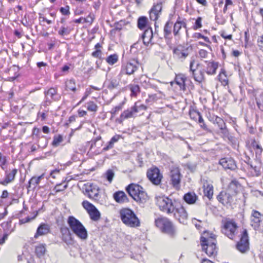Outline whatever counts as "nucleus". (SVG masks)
<instances>
[{
  "label": "nucleus",
  "instance_id": "51",
  "mask_svg": "<svg viewBox=\"0 0 263 263\" xmlns=\"http://www.w3.org/2000/svg\"><path fill=\"white\" fill-rule=\"evenodd\" d=\"M87 109L91 111H96L97 110L98 106L93 102H89L87 103Z\"/></svg>",
  "mask_w": 263,
  "mask_h": 263
},
{
  "label": "nucleus",
  "instance_id": "19",
  "mask_svg": "<svg viewBox=\"0 0 263 263\" xmlns=\"http://www.w3.org/2000/svg\"><path fill=\"white\" fill-rule=\"evenodd\" d=\"M206 66L204 68L205 71L208 74H214L216 73V69L218 68V63L214 61H205Z\"/></svg>",
  "mask_w": 263,
  "mask_h": 263
},
{
  "label": "nucleus",
  "instance_id": "16",
  "mask_svg": "<svg viewBox=\"0 0 263 263\" xmlns=\"http://www.w3.org/2000/svg\"><path fill=\"white\" fill-rule=\"evenodd\" d=\"M219 164L225 170H235L237 166L235 161L231 158H224L219 161Z\"/></svg>",
  "mask_w": 263,
  "mask_h": 263
},
{
  "label": "nucleus",
  "instance_id": "2",
  "mask_svg": "<svg viewBox=\"0 0 263 263\" xmlns=\"http://www.w3.org/2000/svg\"><path fill=\"white\" fill-rule=\"evenodd\" d=\"M122 221L126 226L132 228L139 227L140 222L134 212L129 209H123L120 211Z\"/></svg>",
  "mask_w": 263,
  "mask_h": 263
},
{
  "label": "nucleus",
  "instance_id": "44",
  "mask_svg": "<svg viewBox=\"0 0 263 263\" xmlns=\"http://www.w3.org/2000/svg\"><path fill=\"white\" fill-rule=\"evenodd\" d=\"M106 61L108 64L112 65L118 61V56L116 54L110 55L106 58Z\"/></svg>",
  "mask_w": 263,
  "mask_h": 263
},
{
  "label": "nucleus",
  "instance_id": "10",
  "mask_svg": "<svg viewBox=\"0 0 263 263\" xmlns=\"http://www.w3.org/2000/svg\"><path fill=\"white\" fill-rule=\"evenodd\" d=\"M82 204L84 208L88 212L92 220L97 221L100 219V213L93 204L87 201H84Z\"/></svg>",
  "mask_w": 263,
  "mask_h": 263
},
{
  "label": "nucleus",
  "instance_id": "42",
  "mask_svg": "<svg viewBox=\"0 0 263 263\" xmlns=\"http://www.w3.org/2000/svg\"><path fill=\"white\" fill-rule=\"evenodd\" d=\"M66 88L67 90L74 92L76 90V83L74 80H69L66 82Z\"/></svg>",
  "mask_w": 263,
  "mask_h": 263
},
{
  "label": "nucleus",
  "instance_id": "28",
  "mask_svg": "<svg viewBox=\"0 0 263 263\" xmlns=\"http://www.w3.org/2000/svg\"><path fill=\"white\" fill-rule=\"evenodd\" d=\"M186 27L185 23L181 21H177L174 25L173 33L175 36H180V31L182 28Z\"/></svg>",
  "mask_w": 263,
  "mask_h": 263
},
{
  "label": "nucleus",
  "instance_id": "50",
  "mask_svg": "<svg viewBox=\"0 0 263 263\" xmlns=\"http://www.w3.org/2000/svg\"><path fill=\"white\" fill-rule=\"evenodd\" d=\"M63 141V137L61 135H59L58 136L54 137L53 138V140L52 141V145L54 146H58L61 142Z\"/></svg>",
  "mask_w": 263,
  "mask_h": 263
},
{
  "label": "nucleus",
  "instance_id": "24",
  "mask_svg": "<svg viewBox=\"0 0 263 263\" xmlns=\"http://www.w3.org/2000/svg\"><path fill=\"white\" fill-rule=\"evenodd\" d=\"M183 199L187 203L193 204L196 202L198 197L195 193L189 192L184 195Z\"/></svg>",
  "mask_w": 263,
  "mask_h": 263
},
{
  "label": "nucleus",
  "instance_id": "47",
  "mask_svg": "<svg viewBox=\"0 0 263 263\" xmlns=\"http://www.w3.org/2000/svg\"><path fill=\"white\" fill-rule=\"evenodd\" d=\"M38 143L39 147L41 148H45L47 145L48 141L47 139L44 136H42L39 137Z\"/></svg>",
  "mask_w": 263,
  "mask_h": 263
},
{
  "label": "nucleus",
  "instance_id": "52",
  "mask_svg": "<svg viewBox=\"0 0 263 263\" xmlns=\"http://www.w3.org/2000/svg\"><path fill=\"white\" fill-rule=\"evenodd\" d=\"M69 32L70 30L68 28L65 27H61L60 30L59 31V34L62 36L67 35L69 33Z\"/></svg>",
  "mask_w": 263,
  "mask_h": 263
},
{
  "label": "nucleus",
  "instance_id": "59",
  "mask_svg": "<svg viewBox=\"0 0 263 263\" xmlns=\"http://www.w3.org/2000/svg\"><path fill=\"white\" fill-rule=\"evenodd\" d=\"M122 104H120L118 106H116V107H115L114 108L112 109L111 111V114L114 115L115 114H116V113L118 111H119V110H121L122 108Z\"/></svg>",
  "mask_w": 263,
  "mask_h": 263
},
{
  "label": "nucleus",
  "instance_id": "9",
  "mask_svg": "<svg viewBox=\"0 0 263 263\" xmlns=\"http://www.w3.org/2000/svg\"><path fill=\"white\" fill-rule=\"evenodd\" d=\"M147 177L155 185H159L161 183L163 177L162 175L157 167H152L148 170Z\"/></svg>",
  "mask_w": 263,
  "mask_h": 263
},
{
  "label": "nucleus",
  "instance_id": "35",
  "mask_svg": "<svg viewBox=\"0 0 263 263\" xmlns=\"http://www.w3.org/2000/svg\"><path fill=\"white\" fill-rule=\"evenodd\" d=\"M200 64L196 61V59L194 57H192L191 59L190 62V71L192 72V73L196 71L199 66Z\"/></svg>",
  "mask_w": 263,
  "mask_h": 263
},
{
  "label": "nucleus",
  "instance_id": "61",
  "mask_svg": "<svg viewBox=\"0 0 263 263\" xmlns=\"http://www.w3.org/2000/svg\"><path fill=\"white\" fill-rule=\"evenodd\" d=\"M102 52L100 49L96 50L95 51L92 53V56L97 58H101Z\"/></svg>",
  "mask_w": 263,
  "mask_h": 263
},
{
  "label": "nucleus",
  "instance_id": "53",
  "mask_svg": "<svg viewBox=\"0 0 263 263\" xmlns=\"http://www.w3.org/2000/svg\"><path fill=\"white\" fill-rule=\"evenodd\" d=\"M190 117L193 120H196L198 119V117L200 115L199 112L196 110H192L190 111Z\"/></svg>",
  "mask_w": 263,
  "mask_h": 263
},
{
  "label": "nucleus",
  "instance_id": "18",
  "mask_svg": "<svg viewBox=\"0 0 263 263\" xmlns=\"http://www.w3.org/2000/svg\"><path fill=\"white\" fill-rule=\"evenodd\" d=\"M241 185L236 180H232L229 184L227 191L234 196H235L240 191Z\"/></svg>",
  "mask_w": 263,
  "mask_h": 263
},
{
  "label": "nucleus",
  "instance_id": "33",
  "mask_svg": "<svg viewBox=\"0 0 263 263\" xmlns=\"http://www.w3.org/2000/svg\"><path fill=\"white\" fill-rule=\"evenodd\" d=\"M174 53L176 54L178 58L182 61L185 59L188 55V53L185 51L180 50L179 48L174 49Z\"/></svg>",
  "mask_w": 263,
  "mask_h": 263
},
{
  "label": "nucleus",
  "instance_id": "29",
  "mask_svg": "<svg viewBox=\"0 0 263 263\" xmlns=\"http://www.w3.org/2000/svg\"><path fill=\"white\" fill-rule=\"evenodd\" d=\"M46 252V245L39 244L35 247V253L38 258H42Z\"/></svg>",
  "mask_w": 263,
  "mask_h": 263
},
{
  "label": "nucleus",
  "instance_id": "12",
  "mask_svg": "<svg viewBox=\"0 0 263 263\" xmlns=\"http://www.w3.org/2000/svg\"><path fill=\"white\" fill-rule=\"evenodd\" d=\"M85 193L90 198L97 200L99 198V189L98 187L93 184H87L85 185Z\"/></svg>",
  "mask_w": 263,
  "mask_h": 263
},
{
  "label": "nucleus",
  "instance_id": "6",
  "mask_svg": "<svg viewBox=\"0 0 263 263\" xmlns=\"http://www.w3.org/2000/svg\"><path fill=\"white\" fill-rule=\"evenodd\" d=\"M155 225L162 232L167 234L171 237L176 234V228L172 221L166 218H159L155 220Z\"/></svg>",
  "mask_w": 263,
  "mask_h": 263
},
{
  "label": "nucleus",
  "instance_id": "64",
  "mask_svg": "<svg viewBox=\"0 0 263 263\" xmlns=\"http://www.w3.org/2000/svg\"><path fill=\"white\" fill-rule=\"evenodd\" d=\"M221 36L224 39L231 40L232 38V35L231 34H227L226 32H222L221 34Z\"/></svg>",
  "mask_w": 263,
  "mask_h": 263
},
{
  "label": "nucleus",
  "instance_id": "7",
  "mask_svg": "<svg viewBox=\"0 0 263 263\" xmlns=\"http://www.w3.org/2000/svg\"><path fill=\"white\" fill-rule=\"evenodd\" d=\"M175 201L165 196L159 197L157 204L161 211L168 214L173 213L175 210Z\"/></svg>",
  "mask_w": 263,
  "mask_h": 263
},
{
  "label": "nucleus",
  "instance_id": "62",
  "mask_svg": "<svg viewBox=\"0 0 263 263\" xmlns=\"http://www.w3.org/2000/svg\"><path fill=\"white\" fill-rule=\"evenodd\" d=\"M62 185V184H57L56 186L54 187V190H55L57 192H59L62 191L64 190L67 186V184L63 186V188H61V186Z\"/></svg>",
  "mask_w": 263,
  "mask_h": 263
},
{
  "label": "nucleus",
  "instance_id": "43",
  "mask_svg": "<svg viewBox=\"0 0 263 263\" xmlns=\"http://www.w3.org/2000/svg\"><path fill=\"white\" fill-rule=\"evenodd\" d=\"M44 176V174H42V175L36 177H33L31 178V179L29 181V187H31V185L32 184L34 186H36L37 184H39L41 179L43 178Z\"/></svg>",
  "mask_w": 263,
  "mask_h": 263
},
{
  "label": "nucleus",
  "instance_id": "27",
  "mask_svg": "<svg viewBox=\"0 0 263 263\" xmlns=\"http://www.w3.org/2000/svg\"><path fill=\"white\" fill-rule=\"evenodd\" d=\"M57 94V91L55 89L51 88L47 91L45 92L46 97L45 102L46 105L49 104L52 100H54V96Z\"/></svg>",
  "mask_w": 263,
  "mask_h": 263
},
{
  "label": "nucleus",
  "instance_id": "25",
  "mask_svg": "<svg viewBox=\"0 0 263 263\" xmlns=\"http://www.w3.org/2000/svg\"><path fill=\"white\" fill-rule=\"evenodd\" d=\"M251 169V173L253 176H259L261 174V164L259 162L248 163Z\"/></svg>",
  "mask_w": 263,
  "mask_h": 263
},
{
  "label": "nucleus",
  "instance_id": "30",
  "mask_svg": "<svg viewBox=\"0 0 263 263\" xmlns=\"http://www.w3.org/2000/svg\"><path fill=\"white\" fill-rule=\"evenodd\" d=\"M204 72H205L204 68H203L202 70H200L198 71H194L192 73L194 80L200 83L204 79Z\"/></svg>",
  "mask_w": 263,
  "mask_h": 263
},
{
  "label": "nucleus",
  "instance_id": "41",
  "mask_svg": "<svg viewBox=\"0 0 263 263\" xmlns=\"http://www.w3.org/2000/svg\"><path fill=\"white\" fill-rule=\"evenodd\" d=\"M147 22V18L145 16H141L138 18V27L141 29L145 28Z\"/></svg>",
  "mask_w": 263,
  "mask_h": 263
},
{
  "label": "nucleus",
  "instance_id": "60",
  "mask_svg": "<svg viewBox=\"0 0 263 263\" xmlns=\"http://www.w3.org/2000/svg\"><path fill=\"white\" fill-rule=\"evenodd\" d=\"M195 37H196V38H198V39H199V38H201V39H203L206 42H210V40L209 39V37H206V36H204L203 35H202L201 33H196L195 34Z\"/></svg>",
  "mask_w": 263,
  "mask_h": 263
},
{
  "label": "nucleus",
  "instance_id": "38",
  "mask_svg": "<svg viewBox=\"0 0 263 263\" xmlns=\"http://www.w3.org/2000/svg\"><path fill=\"white\" fill-rule=\"evenodd\" d=\"M186 78L183 76H178L176 78V82L180 86V87L184 90L185 89V81Z\"/></svg>",
  "mask_w": 263,
  "mask_h": 263
},
{
  "label": "nucleus",
  "instance_id": "49",
  "mask_svg": "<svg viewBox=\"0 0 263 263\" xmlns=\"http://www.w3.org/2000/svg\"><path fill=\"white\" fill-rule=\"evenodd\" d=\"M105 176L107 180L111 182L114 177L115 173L111 170H108L105 173Z\"/></svg>",
  "mask_w": 263,
  "mask_h": 263
},
{
  "label": "nucleus",
  "instance_id": "3",
  "mask_svg": "<svg viewBox=\"0 0 263 263\" xmlns=\"http://www.w3.org/2000/svg\"><path fill=\"white\" fill-rule=\"evenodd\" d=\"M129 195L137 202L144 203L148 199V196L143 187L138 184H130L126 187Z\"/></svg>",
  "mask_w": 263,
  "mask_h": 263
},
{
  "label": "nucleus",
  "instance_id": "36",
  "mask_svg": "<svg viewBox=\"0 0 263 263\" xmlns=\"http://www.w3.org/2000/svg\"><path fill=\"white\" fill-rule=\"evenodd\" d=\"M63 233L62 239L66 243H69L71 240L70 233L67 228H63L61 229Z\"/></svg>",
  "mask_w": 263,
  "mask_h": 263
},
{
  "label": "nucleus",
  "instance_id": "26",
  "mask_svg": "<svg viewBox=\"0 0 263 263\" xmlns=\"http://www.w3.org/2000/svg\"><path fill=\"white\" fill-rule=\"evenodd\" d=\"M114 199L118 203H124L128 201V198L125 193L122 191L115 193L114 194Z\"/></svg>",
  "mask_w": 263,
  "mask_h": 263
},
{
  "label": "nucleus",
  "instance_id": "1",
  "mask_svg": "<svg viewBox=\"0 0 263 263\" xmlns=\"http://www.w3.org/2000/svg\"><path fill=\"white\" fill-rule=\"evenodd\" d=\"M67 223L70 230L79 238L86 240L88 234L85 228L82 223L73 216H69L68 218Z\"/></svg>",
  "mask_w": 263,
  "mask_h": 263
},
{
  "label": "nucleus",
  "instance_id": "58",
  "mask_svg": "<svg viewBox=\"0 0 263 263\" xmlns=\"http://www.w3.org/2000/svg\"><path fill=\"white\" fill-rule=\"evenodd\" d=\"M257 44L259 49L263 51V35L258 37Z\"/></svg>",
  "mask_w": 263,
  "mask_h": 263
},
{
  "label": "nucleus",
  "instance_id": "57",
  "mask_svg": "<svg viewBox=\"0 0 263 263\" xmlns=\"http://www.w3.org/2000/svg\"><path fill=\"white\" fill-rule=\"evenodd\" d=\"M60 12L63 15H68L69 14V6H66L65 7H61L60 8Z\"/></svg>",
  "mask_w": 263,
  "mask_h": 263
},
{
  "label": "nucleus",
  "instance_id": "8",
  "mask_svg": "<svg viewBox=\"0 0 263 263\" xmlns=\"http://www.w3.org/2000/svg\"><path fill=\"white\" fill-rule=\"evenodd\" d=\"M236 249L242 253L247 252L249 249V242L248 233L246 230L242 232L239 241L236 244Z\"/></svg>",
  "mask_w": 263,
  "mask_h": 263
},
{
  "label": "nucleus",
  "instance_id": "23",
  "mask_svg": "<svg viewBox=\"0 0 263 263\" xmlns=\"http://www.w3.org/2000/svg\"><path fill=\"white\" fill-rule=\"evenodd\" d=\"M261 214L256 211H253L252 214L251 221L252 225L255 228H257L260 224V222L261 221Z\"/></svg>",
  "mask_w": 263,
  "mask_h": 263
},
{
  "label": "nucleus",
  "instance_id": "17",
  "mask_svg": "<svg viewBox=\"0 0 263 263\" xmlns=\"http://www.w3.org/2000/svg\"><path fill=\"white\" fill-rule=\"evenodd\" d=\"M161 10V4H157L154 6L149 12V18L151 20L156 21L158 19Z\"/></svg>",
  "mask_w": 263,
  "mask_h": 263
},
{
  "label": "nucleus",
  "instance_id": "45",
  "mask_svg": "<svg viewBox=\"0 0 263 263\" xmlns=\"http://www.w3.org/2000/svg\"><path fill=\"white\" fill-rule=\"evenodd\" d=\"M172 24L169 22H167L164 28V37L165 38H167L168 37V36L171 34L172 32Z\"/></svg>",
  "mask_w": 263,
  "mask_h": 263
},
{
  "label": "nucleus",
  "instance_id": "14",
  "mask_svg": "<svg viewBox=\"0 0 263 263\" xmlns=\"http://www.w3.org/2000/svg\"><path fill=\"white\" fill-rule=\"evenodd\" d=\"M170 176L173 186L176 188L178 187L181 180V174L179 168L176 167L172 169Z\"/></svg>",
  "mask_w": 263,
  "mask_h": 263
},
{
  "label": "nucleus",
  "instance_id": "56",
  "mask_svg": "<svg viewBox=\"0 0 263 263\" xmlns=\"http://www.w3.org/2000/svg\"><path fill=\"white\" fill-rule=\"evenodd\" d=\"M40 258H38L37 256L36 258L31 257L28 260V263H44L42 261L40 260Z\"/></svg>",
  "mask_w": 263,
  "mask_h": 263
},
{
  "label": "nucleus",
  "instance_id": "63",
  "mask_svg": "<svg viewBox=\"0 0 263 263\" xmlns=\"http://www.w3.org/2000/svg\"><path fill=\"white\" fill-rule=\"evenodd\" d=\"M201 26H202V25H201V17H198L196 20L195 25L194 26L195 29H197L198 28H200L201 27Z\"/></svg>",
  "mask_w": 263,
  "mask_h": 263
},
{
  "label": "nucleus",
  "instance_id": "32",
  "mask_svg": "<svg viewBox=\"0 0 263 263\" xmlns=\"http://www.w3.org/2000/svg\"><path fill=\"white\" fill-rule=\"evenodd\" d=\"M120 137H121L119 135H115L113 137H112V138L108 142L107 145L103 148L102 151H107L112 148L114 147V143L118 141Z\"/></svg>",
  "mask_w": 263,
  "mask_h": 263
},
{
  "label": "nucleus",
  "instance_id": "34",
  "mask_svg": "<svg viewBox=\"0 0 263 263\" xmlns=\"http://www.w3.org/2000/svg\"><path fill=\"white\" fill-rule=\"evenodd\" d=\"M128 87L131 91L130 96L136 97L140 92L139 86L137 84H131L128 85Z\"/></svg>",
  "mask_w": 263,
  "mask_h": 263
},
{
  "label": "nucleus",
  "instance_id": "55",
  "mask_svg": "<svg viewBox=\"0 0 263 263\" xmlns=\"http://www.w3.org/2000/svg\"><path fill=\"white\" fill-rule=\"evenodd\" d=\"M199 55L200 58L206 59L208 58V52L204 49H200L199 51Z\"/></svg>",
  "mask_w": 263,
  "mask_h": 263
},
{
  "label": "nucleus",
  "instance_id": "48",
  "mask_svg": "<svg viewBox=\"0 0 263 263\" xmlns=\"http://www.w3.org/2000/svg\"><path fill=\"white\" fill-rule=\"evenodd\" d=\"M215 122L217 124L218 127L221 130H223L226 128L225 123L224 122V121L221 118L219 117H216L215 119Z\"/></svg>",
  "mask_w": 263,
  "mask_h": 263
},
{
  "label": "nucleus",
  "instance_id": "20",
  "mask_svg": "<svg viewBox=\"0 0 263 263\" xmlns=\"http://www.w3.org/2000/svg\"><path fill=\"white\" fill-rule=\"evenodd\" d=\"M203 188L204 195L211 199L213 195V187L211 182L208 181H204Z\"/></svg>",
  "mask_w": 263,
  "mask_h": 263
},
{
  "label": "nucleus",
  "instance_id": "13",
  "mask_svg": "<svg viewBox=\"0 0 263 263\" xmlns=\"http://www.w3.org/2000/svg\"><path fill=\"white\" fill-rule=\"evenodd\" d=\"M139 63L135 60H133L124 65L122 67L121 73L126 74L128 75L132 74L138 69Z\"/></svg>",
  "mask_w": 263,
  "mask_h": 263
},
{
  "label": "nucleus",
  "instance_id": "22",
  "mask_svg": "<svg viewBox=\"0 0 263 263\" xmlns=\"http://www.w3.org/2000/svg\"><path fill=\"white\" fill-rule=\"evenodd\" d=\"M17 171V170L14 168L9 173L6 172L5 180L3 181L0 180V184L6 185L8 183L11 182L14 179Z\"/></svg>",
  "mask_w": 263,
  "mask_h": 263
},
{
  "label": "nucleus",
  "instance_id": "5",
  "mask_svg": "<svg viewBox=\"0 0 263 263\" xmlns=\"http://www.w3.org/2000/svg\"><path fill=\"white\" fill-rule=\"evenodd\" d=\"M221 231L223 234L233 239L237 234L238 226L233 219H225L222 220Z\"/></svg>",
  "mask_w": 263,
  "mask_h": 263
},
{
  "label": "nucleus",
  "instance_id": "21",
  "mask_svg": "<svg viewBox=\"0 0 263 263\" xmlns=\"http://www.w3.org/2000/svg\"><path fill=\"white\" fill-rule=\"evenodd\" d=\"M153 37V33L151 27L145 29L143 32L142 38L144 45H148L151 42Z\"/></svg>",
  "mask_w": 263,
  "mask_h": 263
},
{
  "label": "nucleus",
  "instance_id": "54",
  "mask_svg": "<svg viewBox=\"0 0 263 263\" xmlns=\"http://www.w3.org/2000/svg\"><path fill=\"white\" fill-rule=\"evenodd\" d=\"M95 18L94 15L90 14L86 18H84V22L91 24Z\"/></svg>",
  "mask_w": 263,
  "mask_h": 263
},
{
  "label": "nucleus",
  "instance_id": "40",
  "mask_svg": "<svg viewBox=\"0 0 263 263\" xmlns=\"http://www.w3.org/2000/svg\"><path fill=\"white\" fill-rule=\"evenodd\" d=\"M134 110L136 113L140 111L145 110L147 108L146 106L141 104L140 102L138 101L135 103L134 106L133 107Z\"/></svg>",
  "mask_w": 263,
  "mask_h": 263
},
{
  "label": "nucleus",
  "instance_id": "15",
  "mask_svg": "<svg viewBox=\"0 0 263 263\" xmlns=\"http://www.w3.org/2000/svg\"><path fill=\"white\" fill-rule=\"evenodd\" d=\"M233 197L228 191H222L217 196V199L223 205L230 204L233 201Z\"/></svg>",
  "mask_w": 263,
  "mask_h": 263
},
{
  "label": "nucleus",
  "instance_id": "4",
  "mask_svg": "<svg viewBox=\"0 0 263 263\" xmlns=\"http://www.w3.org/2000/svg\"><path fill=\"white\" fill-rule=\"evenodd\" d=\"M200 241L202 250L204 251L209 256H214L216 254L217 249L215 235H212L211 237H208L201 236Z\"/></svg>",
  "mask_w": 263,
  "mask_h": 263
},
{
  "label": "nucleus",
  "instance_id": "31",
  "mask_svg": "<svg viewBox=\"0 0 263 263\" xmlns=\"http://www.w3.org/2000/svg\"><path fill=\"white\" fill-rule=\"evenodd\" d=\"M49 232V228L46 224H41L37 229L34 237L36 238L38 236L45 235Z\"/></svg>",
  "mask_w": 263,
  "mask_h": 263
},
{
  "label": "nucleus",
  "instance_id": "11",
  "mask_svg": "<svg viewBox=\"0 0 263 263\" xmlns=\"http://www.w3.org/2000/svg\"><path fill=\"white\" fill-rule=\"evenodd\" d=\"M174 217L181 223L186 224L188 219V214L185 209L180 206L178 208L175 206V212H173Z\"/></svg>",
  "mask_w": 263,
  "mask_h": 263
},
{
  "label": "nucleus",
  "instance_id": "37",
  "mask_svg": "<svg viewBox=\"0 0 263 263\" xmlns=\"http://www.w3.org/2000/svg\"><path fill=\"white\" fill-rule=\"evenodd\" d=\"M136 114V112L133 109V107L130 108V109H127L124 111L121 115L120 118L124 120L125 119H128L129 118H132L133 117L134 115Z\"/></svg>",
  "mask_w": 263,
  "mask_h": 263
},
{
  "label": "nucleus",
  "instance_id": "39",
  "mask_svg": "<svg viewBox=\"0 0 263 263\" xmlns=\"http://www.w3.org/2000/svg\"><path fill=\"white\" fill-rule=\"evenodd\" d=\"M119 85V80L116 78H111L107 85V88L109 89H113L117 88Z\"/></svg>",
  "mask_w": 263,
  "mask_h": 263
},
{
  "label": "nucleus",
  "instance_id": "46",
  "mask_svg": "<svg viewBox=\"0 0 263 263\" xmlns=\"http://www.w3.org/2000/svg\"><path fill=\"white\" fill-rule=\"evenodd\" d=\"M251 146L255 151L256 156L260 155L262 151L261 146L255 141H253L251 143Z\"/></svg>",
  "mask_w": 263,
  "mask_h": 263
}]
</instances>
